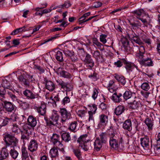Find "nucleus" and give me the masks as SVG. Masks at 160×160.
Segmentation results:
<instances>
[{"mask_svg": "<svg viewBox=\"0 0 160 160\" xmlns=\"http://www.w3.org/2000/svg\"><path fill=\"white\" fill-rule=\"evenodd\" d=\"M60 68H58V73L60 76L64 78H70L72 77V75L70 73L67 71L62 70L61 69V70H59Z\"/></svg>", "mask_w": 160, "mask_h": 160, "instance_id": "obj_22", "label": "nucleus"}, {"mask_svg": "<svg viewBox=\"0 0 160 160\" xmlns=\"http://www.w3.org/2000/svg\"><path fill=\"white\" fill-rule=\"evenodd\" d=\"M75 155L78 158H80V150L79 149H74L73 150Z\"/></svg>", "mask_w": 160, "mask_h": 160, "instance_id": "obj_60", "label": "nucleus"}, {"mask_svg": "<svg viewBox=\"0 0 160 160\" xmlns=\"http://www.w3.org/2000/svg\"><path fill=\"white\" fill-rule=\"evenodd\" d=\"M22 157L29 158L28 152L25 147H23L21 149Z\"/></svg>", "mask_w": 160, "mask_h": 160, "instance_id": "obj_53", "label": "nucleus"}, {"mask_svg": "<svg viewBox=\"0 0 160 160\" xmlns=\"http://www.w3.org/2000/svg\"><path fill=\"white\" fill-rule=\"evenodd\" d=\"M13 117L14 118L12 119L11 118H9L7 117H5L4 118L2 119V121L1 124L3 126L5 127L8 125L12 121H16L18 120L17 118V116L15 114H13L12 115V117Z\"/></svg>", "mask_w": 160, "mask_h": 160, "instance_id": "obj_11", "label": "nucleus"}, {"mask_svg": "<svg viewBox=\"0 0 160 160\" xmlns=\"http://www.w3.org/2000/svg\"><path fill=\"white\" fill-rule=\"evenodd\" d=\"M70 102V99L68 97H65L62 101V104L65 105V104L68 103Z\"/></svg>", "mask_w": 160, "mask_h": 160, "instance_id": "obj_62", "label": "nucleus"}, {"mask_svg": "<svg viewBox=\"0 0 160 160\" xmlns=\"http://www.w3.org/2000/svg\"><path fill=\"white\" fill-rule=\"evenodd\" d=\"M37 110L41 115L44 116L46 112V106L44 104H42L40 107L37 108Z\"/></svg>", "mask_w": 160, "mask_h": 160, "instance_id": "obj_28", "label": "nucleus"}, {"mask_svg": "<svg viewBox=\"0 0 160 160\" xmlns=\"http://www.w3.org/2000/svg\"><path fill=\"white\" fill-rule=\"evenodd\" d=\"M59 112L61 115V122L62 123L65 122L71 118V114L70 112L65 108H60Z\"/></svg>", "mask_w": 160, "mask_h": 160, "instance_id": "obj_6", "label": "nucleus"}, {"mask_svg": "<svg viewBox=\"0 0 160 160\" xmlns=\"http://www.w3.org/2000/svg\"><path fill=\"white\" fill-rule=\"evenodd\" d=\"M87 137L86 134L81 135L77 140V142L79 143V147L84 151L88 150L91 146V143L89 142V140L87 139Z\"/></svg>", "mask_w": 160, "mask_h": 160, "instance_id": "obj_1", "label": "nucleus"}, {"mask_svg": "<svg viewBox=\"0 0 160 160\" xmlns=\"http://www.w3.org/2000/svg\"><path fill=\"white\" fill-rule=\"evenodd\" d=\"M97 75V73L94 72L92 73H91L90 75H89L88 77L93 81H96L98 79Z\"/></svg>", "mask_w": 160, "mask_h": 160, "instance_id": "obj_58", "label": "nucleus"}, {"mask_svg": "<svg viewBox=\"0 0 160 160\" xmlns=\"http://www.w3.org/2000/svg\"><path fill=\"white\" fill-rule=\"evenodd\" d=\"M141 144L142 147L143 148H147L149 145L150 141L149 138L145 136L143 138L140 139Z\"/></svg>", "mask_w": 160, "mask_h": 160, "instance_id": "obj_25", "label": "nucleus"}, {"mask_svg": "<svg viewBox=\"0 0 160 160\" xmlns=\"http://www.w3.org/2000/svg\"><path fill=\"white\" fill-rule=\"evenodd\" d=\"M145 122L148 127V129L152 130L153 126V123L151 119L149 118L146 119Z\"/></svg>", "mask_w": 160, "mask_h": 160, "instance_id": "obj_39", "label": "nucleus"}, {"mask_svg": "<svg viewBox=\"0 0 160 160\" xmlns=\"http://www.w3.org/2000/svg\"><path fill=\"white\" fill-rule=\"evenodd\" d=\"M129 22L131 28L133 29L138 28L142 26V24L138 21H136L135 22H132L129 21Z\"/></svg>", "mask_w": 160, "mask_h": 160, "instance_id": "obj_30", "label": "nucleus"}, {"mask_svg": "<svg viewBox=\"0 0 160 160\" xmlns=\"http://www.w3.org/2000/svg\"><path fill=\"white\" fill-rule=\"evenodd\" d=\"M132 39L133 41L139 45H142L143 44V42L140 40L139 37L136 35V36H135Z\"/></svg>", "mask_w": 160, "mask_h": 160, "instance_id": "obj_50", "label": "nucleus"}, {"mask_svg": "<svg viewBox=\"0 0 160 160\" xmlns=\"http://www.w3.org/2000/svg\"><path fill=\"white\" fill-rule=\"evenodd\" d=\"M62 139L66 142H68L71 140V137L68 133L65 132L61 134Z\"/></svg>", "mask_w": 160, "mask_h": 160, "instance_id": "obj_33", "label": "nucleus"}, {"mask_svg": "<svg viewBox=\"0 0 160 160\" xmlns=\"http://www.w3.org/2000/svg\"><path fill=\"white\" fill-rule=\"evenodd\" d=\"M46 88L50 91H53L55 88V85L53 82L50 81H45Z\"/></svg>", "mask_w": 160, "mask_h": 160, "instance_id": "obj_24", "label": "nucleus"}, {"mask_svg": "<svg viewBox=\"0 0 160 160\" xmlns=\"http://www.w3.org/2000/svg\"><path fill=\"white\" fill-rule=\"evenodd\" d=\"M114 77L121 85L124 86L126 84V81L124 77L115 74Z\"/></svg>", "mask_w": 160, "mask_h": 160, "instance_id": "obj_29", "label": "nucleus"}, {"mask_svg": "<svg viewBox=\"0 0 160 160\" xmlns=\"http://www.w3.org/2000/svg\"><path fill=\"white\" fill-rule=\"evenodd\" d=\"M136 69H132L131 71H130V72L129 73V75H132V76L134 77L138 76L140 71L138 68V67L136 66Z\"/></svg>", "mask_w": 160, "mask_h": 160, "instance_id": "obj_41", "label": "nucleus"}, {"mask_svg": "<svg viewBox=\"0 0 160 160\" xmlns=\"http://www.w3.org/2000/svg\"><path fill=\"white\" fill-rule=\"evenodd\" d=\"M121 42L125 49L128 52L130 51V47L129 46V42L126 38H122Z\"/></svg>", "mask_w": 160, "mask_h": 160, "instance_id": "obj_21", "label": "nucleus"}, {"mask_svg": "<svg viewBox=\"0 0 160 160\" xmlns=\"http://www.w3.org/2000/svg\"><path fill=\"white\" fill-rule=\"evenodd\" d=\"M54 145L56 146L55 148L57 149L58 148L60 151L62 152L64 151L63 146L60 142H58Z\"/></svg>", "mask_w": 160, "mask_h": 160, "instance_id": "obj_56", "label": "nucleus"}, {"mask_svg": "<svg viewBox=\"0 0 160 160\" xmlns=\"http://www.w3.org/2000/svg\"><path fill=\"white\" fill-rule=\"evenodd\" d=\"M99 140L103 143H105L107 140V135L105 133H102L99 135Z\"/></svg>", "mask_w": 160, "mask_h": 160, "instance_id": "obj_47", "label": "nucleus"}, {"mask_svg": "<svg viewBox=\"0 0 160 160\" xmlns=\"http://www.w3.org/2000/svg\"><path fill=\"white\" fill-rule=\"evenodd\" d=\"M71 4L69 1H66L64 2V3L62 5H59V7L61 8L64 9L68 8L71 7Z\"/></svg>", "mask_w": 160, "mask_h": 160, "instance_id": "obj_48", "label": "nucleus"}, {"mask_svg": "<svg viewBox=\"0 0 160 160\" xmlns=\"http://www.w3.org/2000/svg\"><path fill=\"white\" fill-rule=\"evenodd\" d=\"M2 87H3L6 90L8 89L10 90L11 88H13L12 86L10 85L9 82L7 80H5L2 83Z\"/></svg>", "mask_w": 160, "mask_h": 160, "instance_id": "obj_40", "label": "nucleus"}, {"mask_svg": "<svg viewBox=\"0 0 160 160\" xmlns=\"http://www.w3.org/2000/svg\"><path fill=\"white\" fill-rule=\"evenodd\" d=\"M59 115L56 111L53 112L50 117L48 120H46L47 125L51 126L52 125L56 126L58 123Z\"/></svg>", "mask_w": 160, "mask_h": 160, "instance_id": "obj_3", "label": "nucleus"}, {"mask_svg": "<svg viewBox=\"0 0 160 160\" xmlns=\"http://www.w3.org/2000/svg\"><path fill=\"white\" fill-rule=\"evenodd\" d=\"M23 94L25 97L28 99H32L38 97V94H34L31 91L26 89L23 92Z\"/></svg>", "mask_w": 160, "mask_h": 160, "instance_id": "obj_13", "label": "nucleus"}, {"mask_svg": "<svg viewBox=\"0 0 160 160\" xmlns=\"http://www.w3.org/2000/svg\"><path fill=\"white\" fill-rule=\"evenodd\" d=\"M44 6L43 7H38L37 8H35V11H36V12L35 13V14L36 15H40L42 16V11H40V10H41L42 8H45L47 6V4L46 3H45L44 5Z\"/></svg>", "mask_w": 160, "mask_h": 160, "instance_id": "obj_46", "label": "nucleus"}, {"mask_svg": "<svg viewBox=\"0 0 160 160\" xmlns=\"http://www.w3.org/2000/svg\"><path fill=\"white\" fill-rule=\"evenodd\" d=\"M7 92L9 97L13 101H15L16 100L18 101V100L17 99L16 97V95H17L18 94V91L12 88H11L10 90H7Z\"/></svg>", "mask_w": 160, "mask_h": 160, "instance_id": "obj_12", "label": "nucleus"}, {"mask_svg": "<svg viewBox=\"0 0 160 160\" xmlns=\"http://www.w3.org/2000/svg\"><path fill=\"white\" fill-rule=\"evenodd\" d=\"M107 35L105 34H102L100 36V40L103 44H105L107 42V40L106 38Z\"/></svg>", "mask_w": 160, "mask_h": 160, "instance_id": "obj_59", "label": "nucleus"}, {"mask_svg": "<svg viewBox=\"0 0 160 160\" xmlns=\"http://www.w3.org/2000/svg\"><path fill=\"white\" fill-rule=\"evenodd\" d=\"M27 122L24 125H27V128L32 130V129L36 125L37 122L36 118L32 115H30L28 118Z\"/></svg>", "mask_w": 160, "mask_h": 160, "instance_id": "obj_7", "label": "nucleus"}, {"mask_svg": "<svg viewBox=\"0 0 160 160\" xmlns=\"http://www.w3.org/2000/svg\"><path fill=\"white\" fill-rule=\"evenodd\" d=\"M122 138L119 139V142L116 139L112 138L110 140L109 144L111 148L115 150H118L122 148Z\"/></svg>", "mask_w": 160, "mask_h": 160, "instance_id": "obj_5", "label": "nucleus"}, {"mask_svg": "<svg viewBox=\"0 0 160 160\" xmlns=\"http://www.w3.org/2000/svg\"><path fill=\"white\" fill-rule=\"evenodd\" d=\"M56 82L58 85L61 87V88L64 89L66 87L67 83L64 82L61 79H58L56 80Z\"/></svg>", "mask_w": 160, "mask_h": 160, "instance_id": "obj_42", "label": "nucleus"}, {"mask_svg": "<svg viewBox=\"0 0 160 160\" xmlns=\"http://www.w3.org/2000/svg\"><path fill=\"white\" fill-rule=\"evenodd\" d=\"M98 88H93V93L92 95V97L94 100H95L98 97Z\"/></svg>", "mask_w": 160, "mask_h": 160, "instance_id": "obj_55", "label": "nucleus"}, {"mask_svg": "<svg viewBox=\"0 0 160 160\" xmlns=\"http://www.w3.org/2000/svg\"><path fill=\"white\" fill-rule=\"evenodd\" d=\"M38 148V144L35 140H32L30 141L28 146V149L30 152H33L36 151Z\"/></svg>", "mask_w": 160, "mask_h": 160, "instance_id": "obj_15", "label": "nucleus"}, {"mask_svg": "<svg viewBox=\"0 0 160 160\" xmlns=\"http://www.w3.org/2000/svg\"><path fill=\"white\" fill-rule=\"evenodd\" d=\"M27 126L24 125L23 127V130L20 131L22 135L21 139L22 140L23 142L25 140H28L29 136L31 133V130L28 129Z\"/></svg>", "mask_w": 160, "mask_h": 160, "instance_id": "obj_9", "label": "nucleus"}, {"mask_svg": "<svg viewBox=\"0 0 160 160\" xmlns=\"http://www.w3.org/2000/svg\"><path fill=\"white\" fill-rule=\"evenodd\" d=\"M7 131L6 128L2 124L0 125V133L4 134Z\"/></svg>", "mask_w": 160, "mask_h": 160, "instance_id": "obj_63", "label": "nucleus"}, {"mask_svg": "<svg viewBox=\"0 0 160 160\" xmlns=\"http://www.w3.org/2000/svg\"><path fill=\"white\" fill-rule=\"evenodd\" d=\"M92 55L97 61L100 60L102 57L100 52L98 51H95L92 54Z\"/></svg>", "mask_w": 160, "mask_h": 160, "instance_id": "obj_49", "label": "nucleus"}, {"mask_svg": "<svg viewBox=\"0 0 160 160\" xmlns=\"http://www.w3.org/2000/svg\"><path fill=\"white\" fill-rule=\"evenodd\" d=\"M123 128L124 129L130 131L132 130L131 122L130 119H128L125 121L123 124Z\"/></svg>", "mask_w": 160, "mask_h": 160, "instance_id": "obj_27", "label": "nucleus"}, {"mask_svg": "<svg viewBox=\"0 0 160 160\" xmlns=\"http://www.w3.org/2000/svg\"><path fill=\"white\" fill-rule=\"evenodd\" d=\"M7 91V90L3 87L0 86V96L4 98L5 95Z\"/></svg>", "mask_w": 160, "mask_h": 160, "instance_id": "obj_57", "label": "nucleus"}, {"mask_svg": "<svg viewBox=\"0 0 160 160\" xmlns=\"http://www.w3.org/2000/svg\"><path fill=\"white\" fill-rule=\"evenodd\" d=\"M141 106V104L139 101L134 100L132 102L129 103V108L133 109H138Z\"/></svg>", "mask_w": 160, "mask_h": 160, "instance_id": "obj_18", "label": "nucleus"}, {"mask_svg": "<svg viewBox=\"0 0 160 160\" xmlns=\"http://www.w3.org/2000/svg\"><path fill=\"white\" fill-rule=\"evenodd\" d=\"M155 147L157 150L160 148V139H159L158 138L157 140V142L155 144Z\"/></svg>", "mask_w": 160, "mask_h": 160, "instance_id": "obj_64", "label": "nucleus"}, {"mask_svg": "<svg viewBox=\"0 0 160 160\" xmlns=\"http://www.w3.org/2000/svg\"><path fill=\"white\" fill-rule=\"evenodd\" d=\"M108 117L104 114H102L99 116L100 124L103 126L105 125L108 122Z\"/></svg>", "mask_w": 160, "mask_h": 160, "instance_id": "obj_23", "label": "nucleus"}, {"mask_svg": "<svg viewBox=\"0 0 160 160\" xmlns=\"http://www.w3.org/2000/svg\"><path fill=\"white\" fill-rule=\"evenodd\" d=\"M3 102V108L6 111L11 112L14 110L15 106L11 102L5 100Z\"/></svg>", "mask_w": 160, "mask_h": 160, "instance_id": "obj_10", "label": "nucleus"}, {"mask_svg": "<svg viewBox=\"0 0 160 160\" xmlns=\"http://www.w3.org/2000/svg\"><path fill=\"white\" fill-rule=\"evenodd\" d=\"M141 87L142 89L146 91H148L150 88L149 85L147 82L142 83L141 86Z\"/></svg>", "mask_w": 160, "mask_h": 160, "instance_id": "obj_51", "label": "nucleus"}, {"mask_svg": "<svg viewBox=\"0 0 160 160\" xmlns=\"http://www.w3.org/2000/svg\"><path fill=\"white\" fill-rule=\"evenodd\" d=\"M123 59L121 60H118L117 62H114V65L117 67H120L123 64Z\"/></svg>", "mask_w": 160, "mask_h": 160, "instance_id": "obj_61", "label": "nucleus"}, {"mask_svg": "<svg viewBox=\"0 0 160 160\" xmlns=\"http://www.w3.org/2000/svg\"><path fill=\"white\" fill-rule=\"evenodd\" d=\"M83 55H86L84 60V65L88 68L91 69L94 66V63L92 58L91 55L86 52L83 51Z\"/></svg>", "mask_w": 160, "mask_h": 160, "instance_id": "obj_4", "label": "nucleus"}, {"mask_svg": "<svg viewBox=\"0 0 160 160\" xmlns=\"http://www.w3.org/2000/svg\"><path fill=\"white\" fill-rule=\"evenodd\" d=\"M77 125L78 123L77 121L72 122L70 124L68 129L72 132H76L75 130L77 129Z\"/></svg>", "mask_w": 160, "mask_h": 160, "instance_id": "obj_35", "label": "nucleus"}, {"mask_svg": "<svg viewBox=\"0 0 160 160\" xmlns=\"http://www.w3.org/2000/svg\"><path fill=\"white\" fill-rule=\"evenodd\" d=\"M18 78L20 83L26 87L29 86V82L27 79V76L21 74L18 76Z\"/></svg>", "mask_w": 160, "mask_h": 160, "instance_id": "obj_14", "label": "nucleus"}, {"mask_svg": "<svg viewBox=\"0 0 160 160\" xmlns=\"http://www.w3.org/2000/svg\"><path fill=\"white\" fill-rule=\"evenodd\" d=\"M10 154L13 159H16L18 155V153L16 150L13 149H11Z\"/></svg>", "mask_w": 160, "mask_h": 160, "instance_id": "obj_43", "label": "nucleus"}, {"mask_svg": "<svg viewBox=\"0 0 160 160\" xmlns=\"http://www.w3.org/2000/svg\"><path fill=\"white\" fill-rule=\"evenodd\" d=\"M122 98L121 93L116 92L114 93L111 97V99L116 102H119L122 101Z\"/></svg>", "mask_w": 160, "mask_h": 160, "instance_id": "obj_16", "label": "nucleus"}, {"mask_svg": "<svg viewBox=\"0 0 160 160\" xmlns=\"http://www.w3.org/2000/svg\"><path fill=\"white\" fill-rule=\"evenodd\" d=\"M133 13L134 15L138 18H140V17H148V15L145 13L143 9H140L135 11L133 12Z\"/></svg>", "mask_w": 160, "mask_h": 160, "instance_id": "obj_20", "label": "nucleus"}, {"mask_svg": "<svg viewBox=\"0 0 160 160\" xmlns=\"http://www.w3.org/2000/svg\"><path fill=\"white\" fill-rule=\"evenodd\" d=\"M56 58L58 61L62 62L63 61V54L62 52L58 51L56 55Z\"/></svg>", "mask_w": 160, "mask_h": 160, "instance_id": "obj_36", "label": "nucleus"}, {"mask_svg": "<svg viewBox=\"0 0 160 160\" xmlns=\"http://www.w3.org/2000/svg\"><path fill=\"white\" fill-rule=\"evenodd\" d=\"M104 143L99 140V138H97L95 140L94 145V149L97 151H98L102 148Z\"/></svg>", "mask_w": 160, "mask_h": 160, "instance_id": "obj_19", "label": "nucleus"}, {"mask_svg": "<svg viewBox=\"0 0 160 160\" xmlns=\"http://www.w3.org/2000/svg\"><path fill=\"white\" fill-rule=\"evenodd\" d=\"M4 140L5 143L6 147L10 146L14 147L16 146L18 143V140L14 136L7 134L5 135Z\"/></svg>", "mask_w": 160, "mask_h": 160, "instance_id": "obj_2", "label": "nucleus"}, {"mask_svg": "<svg viewBox=\"0 0 160 160\" xmlns=\"http://www.w3.org/2000/svg\"><path fill=\"white\" fill-rule=\"evenodd\" d=\"M60 136L56 133H53L52 136L51 138V139L54 144L57 143L58 142H60L59 141Z\"/></svg>", "mask_w": 160, "mask_h": 160, "instance_id": "obj_37", "label": "nucleus"}, {"mask_svg": "<svg viewBox=\"0 0 160 160\" xmlns=\"http://www.w3.org/2000/svg\"><path fill=\"white\" fill-rule=\"evenodd\" d=\"M17 102L19 104L20 107L23 109H27L29 106V104L26 102L19 100H18Z\"/></svg>", "mask_w": 160, "mask_h": 160, "instance_id": "obj_34", "label": "nucleus"}, {"mask_svg": "<svg viewBox=\"0 0 160 160\" xmlns=\"http://www.w3.org/2000/svg\"><path fill=\"white\" fill-rule=\"evenodd\" d=\"M123 64L125 65V67L127 72L130 73L132 69L131 63L127 61L125 59H123Z\"/></svg>", "mask_w": 160, "mask_h": 160, "instance_id": "obj_31", "label": "nucleus"}, {"mask_svg": "<svg viewBox=\"0 0 160 160\" xmlns=\"http://www.w3.org/2000/svg\"><path fill=\"white\" fill-rule=\"evenodd\" d=\"M88 113L89 115V117L88 118V121L92 123H94V118L93 116V112L92 111H89L88 112Z\"/></svg>", "mask_w": 160, "mask_h": 160, "instance_id": "obj_54", "label": "nucleus"}, {"mask_svg": "<svg viewBox=\"0 0 160 160\" xmlns=\"http://www.w3.org/2000/svg\"><path fill=\"white\" fill-rule=\"evenodd\" d=\"M133 94H135V93H132L129 91H127L123 94L122 97L125 100H127L131 98Z\"/></svg>", "mask_w": 160, "mask_h": 160, "instance_id": "obj_38", "label": "nucleus"}, {"mask_svg": "<svg viewBox=\"0 0 160 160\" xmlns=\"http://www.w3.org/2000/svg\"><path fill=\"white\" fill-rule=\"evenodd\" d=\"M127 33L129 38L132 39L135 36H136V34L132 30H129L127 31Z\"/></svg>", "mask_w": 160, "mask_h": 160, "instance_id": "obj_52", "label": "nucleus"}, {"mask_svg": "<svg viewBox=\"0 0 160 160\" xmlns=\"http://www.w3.org/2000/svg\"><path fill=\"white\" fill-rule=\"evenodd\" d=\"M125 107L122 105L118 106L115 109L114 112L115 114L119 116L123 113L125 111Z\"/></svg>", "mask_w": 160, "mask_h": 160, "instance_id": "obj_26", "label": "nucleus"}, {"mask_svg": "<svg viewBox=\"0 0 160 160\" xmlns=\"http://www.w3.org/2000/svg\"><path fill=\"white\" fill-rule=\"evenodd\" d=\"M141 65L145 66H152L153 64V62L151 59L147 57V56L140 63Z\"/></svg>", "mask_w": 160, "mask_h": 160, "instance_id": "obj_17", "label": "nucleus"}, {"mask_svg": "<svg viewBox=\"0 0 160 160\" xmlns=\"http://www.w3.org/2000/svg\"><path fill=\"white\" fill-rule=\"evenodd\" d=\"M9 156V153L7 150L6 149H2L1 152V157L6 159Z\"/></svg>", "mask_w": 160, "mask_h": 160, "instance_id": "obj_44", "label": "nucleus"}, {"mask_svg": "<svg viewBox=\"0 0 160 160\" xmlns=\"http://www.w3.org/2000/svg\"><path fill=\"white\" fill-rule=\"evenodd\" d=\"M147 54L145 53L144 48L143 46H140L139 51L136 54V57L140 63L147 56Z\"/></svg>", "mask_w": 160, "mask_h": 160, "instance_id": "obj_8", "label": "nucleus"}, {"mask_svg": "<svg viewBox=\"0 0 160 160\" xmlns=\"http://www.w3.org/2000/svg\"><path fill=\"white\" fill-rule=\"evenodd\" d=\"M12 131L13 132L17 134L19 133L21 130L18 127V125L16 123H13V127L12 129Z\"/></svg>", "mask_w": 160, "mask_h": 160, "instance_id": "obj_45", "label": "nucleus"}, {"mask_svg": "<svg viewBox=\"0 0 160 160\" xmlns=\"http://www.w3.org/2000/svg\"><path fill=\"white\" fill-rule=\"evenodd\" d=\"M51 157L52 158H55L58 156V149L55 147L52 148L50 151Z\"/></svg>", "mask_w": 160, "mask_h": 160, "instance_id": "obj_32", "label": "nucleus"}]
</instances>
